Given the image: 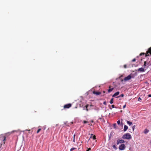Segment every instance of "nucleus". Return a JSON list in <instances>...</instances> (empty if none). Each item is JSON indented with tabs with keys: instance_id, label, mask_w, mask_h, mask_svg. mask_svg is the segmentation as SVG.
<instances>
[{
	"instance_id": "1",
	"label": "nucleus",
	"mask_w": 151,
	"mask_h": 151,
	"mask_svg": "<svg viewBox=\"0 0 151 151\" xmlns=\"http://www.w3.org/2000/svg\"><path fill=\"white\" fill-rule=\"evenodd\" d=\"M122 138L124 139H129L132 138V136L129 133H127L123 136Z\"/></svg>"
},
{
	"instance_id": "2",
	"label": "nucleus",
	"mask_w": 151,
	"mask_h": 151,
	"mask_svg": "<svg viewBox=\"0 0 151 151\" xmlns=\"http://www.w3.org/2000/svg\"><path fill=\"white\" fill-rule=\"evenodd\" d=\"M0 138L1 139V140L3 141V143L4 144L6 141V137L3 134H1L0 135Z\"/></svg>"
},
{
	"instance_id": "3",
	"label": "nucleus",
	"mask_w": 151,
	"mask_h": 151,
	"mask_svg": "<svg viewBox=\"0 0 151 151\" xmlns=\"http://www.w3.org/2000/svg\"><path fill=\"white\" fill-rule=\"evenodd\" d=\"M150 55H151V47H150L147 52L146 56H149Z\"/></svg>"
},
{
	"instance_id": "4",
	"label": "nucleus",
	"mask_w": 151,
	"mask_h": 151,
	"mask_svg": "<svg viewBox=\"0 0 151 151\" xmlns=\"http://www.w3.org/2000/svg\"><path fill=\"white\" fill-rule=\"evenodd\" d=\"M125 146L124 144H122L119 147V149L121 150H123L125 148Z\"/></svg>"
},
{
	"instance_id": "5",
	"label": "nucleus",
	"mask_w": 151,
	"mask_h": 151,
	"mask_svg": "<svg viewBox=\"0 0 151 151\" xmlns=\"http://www.w3.org/2000/svg\"><path fill=\"white\" fill-rule=\"evenodd\" d=\"M72 106V104H68L64 105V108L66 109H68L71 107Z\"/></svg>"
},
{
	"instance_id": "6",
	"label": "nucleus",
	"mask_w": 151,
	"mask_h": 151,
	"mask_svg": "<svg viewBox=\"0 0 151 151\" xmlns=\"http://www.w3.org/2000/svg\"><path fill=\"white\" fill-rule=\"evenodd\" d=\"M131 78V76L130 75H129L128 76H127L125 77L124 79V80L125 81H127L130 79Z\"/></svg>"
},
{
	"instance_id": "7",
	"label": "nucleus",
	"mask_w": 151,
	"mask_h": 151,
	"mask_svg": "<svg viewBox=\"0 0 151 151\" xmlns=\"http://www.w3.org/2000/svg\"><path fill=\"white\" fill-rule=\"evenodd\" d=\"M124 141L122 139L119 140V139H118L117 141V144L118 145L119 143H124Z\"/></svg>"
},
{
	"instance_id": "8",
	"label": "nucleus",
	"mask_w": 151,
	"mask_h": 151,
	"mask_svg": "<svg viewBox=\"0 0 151 151\" xmlns=\"http://www.w3.org/2000/svg\"><path fill=\"white\" fill-rule=\"evenodd\" d=\"M112 87L111 86H109V89L108 90V93H110L114 89V88H111Z\"/></svg>"
},
{
	"instance_id": "9",
	"label": "nucleus",
	"mask_w": 151,
	"mask_h": 151,
	"mask_svg": "<svg viewBox=\"0 0 151 151\" xmlns=\"http://www.w3.org/2000/svg\"><path fill=\"white\" fill-rule=\"evenodd\" d=\"M138 71H140L141 72H144L145 71V69L144 68H139L138 69Z\"/></svg>"
},
{
	"instance_id": "10",
	"label": "nucleus",
	"mask_w": 151,
	"mask_h": 151,
	"mask_svg": "<svg viewBox=\"0 0 151 151\" xmlns=\"http://www.w3.org/2000/svg\"><path fill=\"white\" fill-rule=\"evenodd\" d=\"M119 92L117 91L115 93H114L113 95H112V97H114L116 96H118L119 95Z\"/></svg>"
},
{
	"instance_id": "11",
	"label": "nucleus",
	"mask_w": 151,
	"mask_h": 151,
	"mask_svg": "<svg viewBox=\"0 0 151 151\" xmlns=\"http://www.w3.org/2000/svg\"><path fill=\"white\" fill-rule=\"evenodd\" d=\"M93 93L94 94H96V95H99L101 94V93L100 92H96V91H93Z\"/></svg>"
},
{
	"instance_id": "12",
	"label": "nucleus",
	"mask_w": 151,
	"mask_h": 151,
	"mask_svg": "<svg viewBox=\"0 0 151 151\" xmlns=\"http://www.w3.org/2000/svg\"><path fill=\"white\" fill-rule=\"evenodd\" d=\"M128 128V127L126 125H124V132L127 131Z\"/></svg>"
},
{
	"instance_id": "13",
	"label": "nucleus",
	"mask_w": 151,
	"mask_h": 151,
	"mask_svg": "<svg viewBox=\"0 0 151 151\" xmlns=\"http://www.w3.org/2000/svg\"><path fill=\"white\" fill-rule=\"evenodd\" d=\"M149 132V130L147 129H145L144 131V133L145 134H147V133H148Z\"/></svg>"
},
{
	"instance_id": "14",
	"label": "nucleus",
	"mask_w": 151,
	"mask_h": 151,
	"mask_svg": "<svg viewBox=\"0 0 151 151\" xmlns=\"http://www.w3.org/2000/svg\"><path fill=\"white\" fill-rule=\"evenodd\" d=\"M89 106V105L88 104H87L85 106L86 108V110L87 111H88L89 110V109H88V107Z\"/></svg>"
},
{
	"instance_id": "15",
	"label": "nucleus",
	"mask_w": 151,
	"mask_h": 151,
	"mask_svg": "<svg viewBox=\"0 0 151 151\" xmlns=\"http://www.w3.org/2000/svg\"><path fill=\"white\" fill-rule=\"evenodd\" d=\"M127 123L130 126L132 124V122L128 121H127Z\"/></svg>"
},
{
	"instance_id": "16",
	"label": "nucleus",
	"mask_w": 151,
	"mask_h": 151,
	"mask_svg": "<svg viewBox=\"0 0 151 151\" xmlns=\"http://www.w3.org/2000/svg\"><path fill=\"white\" fill-rule=\"evenodd\" d=\"M113 100H114V99L113 98H112L111 99V100H110V103L111 104H113Z\"/></svg>"
},
{
	"instance_id": "17",
	"label": "nucleus",
	"mask_w": 151,
	"mask_h": 151,
	"mask_svg": "<svg viewBox=\"0 0 151 151\" xmlns=\"http://www.w3.org/2000/svg\"><path fill=\"white\" fill-rule=\"evenodd\" d=\"M147 51H148V50H147ZM146 53H146V54H145V53H141L140 54V56H141V55H145V56H146V57H147V56H146Z\"/></svg>"
},
{
	"instance_id": "18",
	"label": "nucleus",
	"mask_w": 151,
	"mask_h": 151,
	"mask_svg": "<svg viewBox=\"0 0 151 151\" xmlns=\"http://www.w3.org/2000/svg\"><path fill=\"white\" fill-rule=\"evenodd\" d=\"M124 96V95L123 94H122L121 95L119 96L116 97V98H118V97H123Z\"/></svg>"
},
{
	"instance_id": "19",
	"label": "nucleus",
	"mask_w": 151,
	"mask_h": 151,
	"mask_svg": "<svg viewBox=\"0 0 151 151\" xmlns=\"http://www.w3.org/2000/svg\"><path fill=\"white\" fill-rule=\"evenodd\" d=\"M76 149V148H75V147H73V148H71L70 150V151H73V150H75Z\"/></svg>"
},
{
	"instance_id": "20",
	"label": "nucleus",
	"mask_w": 151,
	"mask_h": 151,
	"mask_svg": "<svg viewBox=\"0 0 151 151\" xmlns=\"http://www.w3.org/2000/svg\"><path fill=\"white\" fill-rule=\"evenodd\" d=\"M92 138L93 139V140H95L96 139V137L95 135H94L93 136V137H92Z\"/></svg>"
},
{
	"instance_id": "21",
	"label": "nucleus",
	"mask_w": 151,
	"mask_h": 151,
	"mask_svg": "<svg viewBox=\"0 0 151 151\" xmlns=\"http://www.w3.org/2000/svg\"><path fill=\"white\" fill-rule=\"evenodd\" d=\"M113 126L114 128H116V123L114 124H113Z\"/></svg>"
},
{
	"instance_id": "22",
	"label": "nucleus",
	"mask_w": 151,
	"mask_h": 151,
	"mask_svg": "<svg viewBox=\"0 0 151 151\" xmlns=\"http://www.w3.org/2000/svg\"><path fill=\"white\" fill-rule=\"evenodd\" d=\"M41 129H38L37 131V133H39V132L41 131Z\"/></svg>"
},
{
	"instance_id": "23",
	"label": "nucleus",
	"mask_w": 151,
	"mask_h": 151,
	"mask_svg": "<svg viewBox=\"0 0 151 151\" xmlns=\"http://www.w3.org/2000/svg\"><path fill=\"white\" fill-rule=\"evenodd\" d=\"M75 134L74 135H73V142H75Z\"/></svg>"
},
{
	"instance_id": "24",
	"label": "nucleus",
	"mask_w": 151,
	"mask_h": 151,
	"mask_svg": "<svg viewBox=\"0 0 151 151\" xmlns=\"http://www.w3.org/2000/svg\"><path fill=\"white\" fill-rule=\"evenodd\" d=\"M117 123L118 125H119L120 124V120H119L118 121H117Z\"/></svg>"
},
{
	"instance_id": "25",
	"label": "nucleus",
	"mask_w": 151,
	"mask_h": 151,
	"mask_svg": "<svg viewBox=\"0 0 151 151\" xmlns=\"http://www.w3.org/2000/svg\"><path fill=\"white\" fill-rule=\"evenodd\" d=\"M136 61V59L135 58H134L132 60V62H135Z\"/></svg>"
},
{
	"instance_id": "26",
	"label": "nucleus",
	"mask_w": 151,
	"mask_h": 151,
	"mask_svg": "<svg viewBox=\"0 0 151 151\" xmlns=\"http://www.w3.org/2000/svg\"><path fill=\"white\" fill-rule=\"evenodd\" d=\"M146 61H145L144 62V66L145 67L146 65Z\"/></svg>"
},
{
	"instance_id": "27",
	"label": "nucleus",
	"mask_w": 151,
	"mask_h": 151,
	"mask_svg": "<svg viewBox=\"0 0 151 151\" xmlns=\"http://www.w3.org/2000/svg\"><path fill=\"white\" fill-rule=\"evenodd\" d=\"M111 106L112 108H114L115 107V106L114 105H112Z\"/></svg>"
},
{
	"instance_id": "28",
	"label": "nucleus",
	"mask_w": 151,
	"mask_h": 151,
	"mask_svg": "<svg viewBox=\"0 0 151 151\" xmlns=\"http://www.w3.org/2000/svg\"><path fill=\"white\" fill-rule=\"evenodd\" d=\"M127 66L126 65H124V68H127Z\"/></svg>"
},
{
	"instance_id": "29",
	"label": "nucleus",
	"mask_w": 151,
	"mask_h": 151,
	"mask_svg": "<svg viewBox=\"0 0 151 151\" xmlns=\"http://www.w3.org/2000/svg\"><path fill=\"white\" fill-rule=\"evenodd\" d=\"M103 104L105 105H106V101H104L103 103Z\"/></svg>"
},
{
	"instance_id": "30",
	"label": "nucleus",
	"mask_w": 151,
	"mask_h": 151,
	"mask_svg": "<svg viewBox=\"0 0 151 151\" xmlns=\"http://www.w3.org/2000/svg\"><path fill=\"white\" fill-rule=\"evenodd\" d=\"M91 150V148H89L86 151H89V150Z\"/></svg>"
},
{
	"instance_id": "31",
	"label": "nucleus",
	"mask_w": 151,
	"mask_h": 151,
	"mask_svg": "<svg viewBox=\"0 0 151 151\" xmlns=\"http://www.w3.org/2000/svg\"><path fill=\"white\" fill-rule=\"evenodd\" d=\"M83 122H84V123H87V122L85 121H84Z\"/></svg>"
},
{
	"instance_id": "32",
	"label": "nucleus",
	"mask_w": 151,
	"mask_h": 151,
	"mask_svg": "<svg viewBox=\"0 0 151 151\" xmlns=\"http://www.w3.org/2000/svg\"><path fill=\"white\" fill-rule=\"evenodd\" d=\"M148 96V97H151V94H149Z\"/></svg>"
},
{
	"instance_id": "33",
	"label": "nucleus",
	"mask_w": 151,
	"mask_h": 151,
	"mask_svg": "<svg viewBox=\"0 0 151 151\" xmlns=\"http://www.w3.org/2000/svg\"><path fill=\"white\" fill-rule=\"evenodd\" d=\"M126 106V105H124L123 106V108H125Z\"/></svg>"
},
{
	"instance_id": "34",
	"label": "nucleus",
	"mask_w": 151,
	"mask_h": 151,
	"mask_svg": "<svg viewBox=\"0 0 151 151\" xmlns=\"http://www.w3.org/2000/svg\"><path fill=\"white\" fill-rule=\"evenodd\" d=\"M134 126H133V127H132V129H133V130H134Z\"/></svg>"
},
{
	"instance_id": "35",
	"label": "nucleus",
	"mask_w": 151,
	"mask_h": 151,
	"mask_svg": "<svg viewBox=\"0 0 151 151\" xmlns=\"http://www.w3.org/2000/svg\"><path fill=\"white\" fill-rule=\"evenodd\" d=\"M140 99L141 100V99L140 98H139L138 99V101H139Z\"/></svg>"
},
{
	"instance_id": "36",
	"label": "nucleus",
	"mask_w": 151,
	"mask_h": 151,
	"mask_svg": "<svg viewBox=\"0 0 151 151\" xmlns=\"http://www.w3.org/2000/svg\"><path fill=\"white\" fill-rule=\"evenodd\" d=\"M90 107H91V106H93V105H92V104H91L89 106Z\"/></svg>"
},
{
	"instance_id": "37",
	"label": "nucleus",
	"mask_w": 151,
	"mask_h": 151,
	"mask_svg": "<svg viewBox=\"0 0 151 151\" xmlns=\"http://www.w3.org/2000/svg\"><path fill=\"white\" fill-rule=\"evenodd\" d=\"M92 135H93V134H91V136H92ZM92 138V136H91L90 137L89 139H90V138Z\"/></svg>"
},
{
	"instance_id": "38",
	"label": "nucleus",
	"mask_w": 151,
	"mask_h": 151,
	"mask_svg": "<svg viewBox=\"0 0 151 151\" xmlns=\"http://www.w3.org/2000/svg\"><path fill=\"white\" fill-rule=\"evenodd\" d=\"M104 93H105V92L104 91H103Z\"/></svg>"
},
{
	"instance_id": "39",
	"label": "nucleus",
	"mask_w": 151,
	"mask_h": 151,
	"mask_svg": "<svg viewBox=\"0 0 151 151\" xmlns=\"http://www.w3.org/2000/svg\"><path fill=\"white\" fill-rule=\"evenodd\" d=\"M114 147H115V145H114Z\"/></svg>"
},
{
	"instance_id": "40",
	"label": "nucleus",
	"mask_w": 151,
	"mask_h": 151,
	"mask_svg": "<svg viewBox=\"0 0 151 151\" xmlns=\"http://www.w3.org/2000/svg\"><path fill=\"white\" fill-rule=\"evenodd\" d=\"M121 81H123V80H122Z\"/></svg>"
},
{
	"instance_id": "41",
	"label": "nucleus",
	"mask_w": 151,
	"mask_h": 151,
	"mask_svg": "<svg viewBox=\"0 0 151 151\" xmlns=\"http://www.w3.org/2000/svg\"><path fill=\"white\" fill-rule=\"evenodd\" d=\"M99 109V108H97V109Z\"/></svg>"
},
{
	"instance_id": "42",
	"label": "nucleus",
	"mask_w": 151,
	"mask_h": 151,
	"mask_svg": "<svg viewBox=\"0 0 151 151\" xmlns=\"http://www.w3.org/2000/svg\"><path fill=\"white\" fill-rule=\"evenodd\" d=\"M150 81H151V80Z\"/></svg>"
}]
</instances>
